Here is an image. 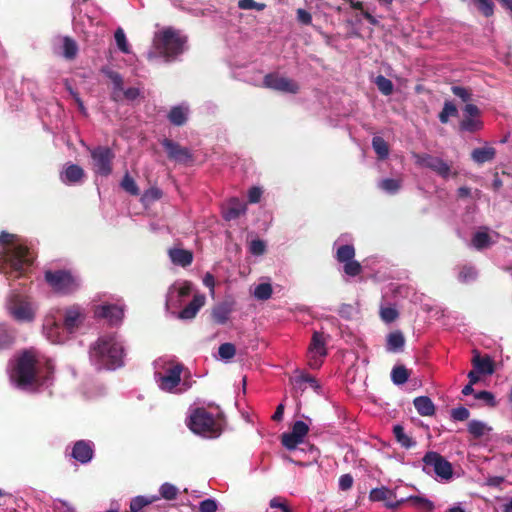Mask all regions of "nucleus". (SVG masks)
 Returning <instances> with one entry per match:
<instances>
[{"instance_id":"nucleus-25","label":"nucleus","mask_w":512,"mask_h":512,"mask_svg":"<svg viewBox=\"0 0 512 512\" xmlns=\"http://www.w3.org/2000/svg\"><path fill=\"white\" fill-rule=\"evenodd\" d=\"M393 434L397 443L405 449H410L416 445V441L405 433L404 427L400 424L393 426Z\"/></svg>"},{"instance_id":"nucleus-28","label":"nucleus","mask_w":512,"mask_h":512,"mask_svg":"<svg viewBox=\"0 0 512 512\" xmlns=\"http://www.w3.org/2000/svg\"><path fill=\"white\" fill-rule=\"evenodd\" d=\"M84 175L83 169L76 165L72 164L66 168V170L63 172L61 178L64 182L67 183H75L82 179Z\"/></svg>"},{"instance_id":"nucleus-32","label":"nucleus","mask_w":512,"mask_h":512,"mask_svg":"<svg viewBox=\"0 0 512 512\" xmlns=\"http://www.w3.org/2000/svg\"><path fill=\"white\" fill-rule=\"evenodd\" d=\"M78 45L74 39L69 36L63 38V56L68 60H73L77 56Z\"/></svg>"},{"instance_id":"nucleus-47","label":"nucleus","mask_w":512,"mask_h":512,"mask_svg":"<svg viewBox=\"0 0 512 512\" xmlns=\"http://www.w3.org/2000/svg\"><path fill=\"white\" fill-rule=\"evenodd\" d=\"M160 495L166 500H174L178 495V489L171 483H164L160 487Z\"/></svg>"},{"instance_id":"nucleus-57","label":"nucleus","mask_w":512,"mask_h":512,"mask_svg":"<svg viewBox=\"0 0 512 512\" xmlns=\"http://www.w3.org/2000/svg\"><path fill=\"white\" fill-rule=\"evenodd\" d=\"M451 417L455 421H465L470 417V412L467 408L461 406L452 409Z\"/></svg>"},{"instance_id":"nucleus-1","label":"nucleus","mask_w":512,"mask_h":512,"mask_svg":"<svg viewBox=\"0 0 512 512\" xmlns=\"http://www.w3.org/2000/svg\"><path fill=\"white\" fill-rule=\"evenodd\" d=\"M38 361L31 351L23 352L16 360V364L10 373L11 381L21 389L38 387L45 384L53 374V367L46 363L45 375H42Z\"/></svg>"},{"instance_id":"nucleus-45","label":"nucleus","mask_w":512,"mask_h":512,"mask_svg":"<svg viewBox=\"0 0 512 512\" xmlns=\"http://www.w3.org/2000/svg\"><path fill=\"white\" fill-rule=\"evenodd\" d=\"M114 38L117 44L118 49L123 53H130V46L128 44L126 35L122 28H118L115 31Z\"/></svg>"},{"instance_id":"nucleus-4","label":"nucleus","mask_w":512,"mask_h":512,"mask_svg":"<svg viewBox=\"0 0 512 512\" xmlns=\"http://www.w3.org/2000/svg\"><path fill=\"white\" fill-rule=\"evenodd\" d=\"M186 42L187 38L179 31L167 27L155 34L153 45L156 52L168 62L183 53Z\"/></svg>"},{"instance_id":"nucleus-56","label":"nucleus","mask_w":512,"mask_h":512,"mask_svg":"<svg viewBox=\"0 0 512 512\" xmlns=\"http://www.w3.org/2000/svg\"><path fill=\"white\" fill-rule=\"evenodd\" d=\"M381 318L387 323H391L398 318V311L393 307H384L380 312Z\"/></svg>"},{"instance_id":"nucleus-46","label":"nucleus","mask_w":512,"mask_h":512,"mask_svg":"<svg viewBox=\"0 0 512 512\" xmlns=\"http://www.w3.org/2000/svg\"><path fill=\"white\" fill-rule=\"evenodd\" d=\"M120 185L129 194L134 196L139 195V188L128 172L124 175Z\"/></svg>"},{"instance_id":"nucleus-31","label":"nucleus","mask_w":512,"mask_h":512,"mask_svg":"<svg viewBox=\"0 0 512 512\" xmlns=\"http://www.w3.org/2000/svg\"><path fill=\"white\" fill-rule=\"evenodd\" d=\"M495 156V148L489 145H486L481 148H476L471 153L472 160H493Z\"/></svg>"},{"instance_id":"nucleus-21","label":"nucleus","mask_w":512,"mask_h":512,"mask_svg":"<svg viewBox=\"0 0 512 512\" xmlns=\"http://www.w3.org/2000/svg\"><path fill=\"white\" fill-rule=\"evenodd\" d=\"M413 404L421 416H433L435 414V405L428 396L416 397Z\"/></svg>"},{"instance_id":"nucleus-59","label":"nucleus","mask_w":512,"mask_h":512,"mask_svg":"<svg viewBox=\"0 0 512 512\" xmlns=\"http://www.w3.org/2000/svg\"><path fill=\"white\" fill-rule=\"evenodd\" d=\"M200 512H216L217 511V503L214 499H205L199 504Z\"/></svg>"},{"instance_id":"nucleus-29","label":"nucleus","mask_w":512,"mask_h":512,"mask_svg":"<svg viewBox=\"0 0 512 512\" xmlns=\"http://www.w3.org/2000/svg\"><path fill=\"white\" fill-rule=\"evenodd\" d=\"M483 127V122L480 118H472V117H463V119L459 123L460 131H465L469 133H474L481 130Z\"/></svg>"},{"instance_id":"nucleus-39","label":"nucleus","mask_w":512,"mask_h":512,"mask_svg":"<svg viewBox=\"0 0 512 512\" xmlns=\"http://www.w3.org/2000/svg\"><path fill=\"white\" fill-rule=\"evenodd\" d=\"M468 432L475 438H481L489 428L479 420H472L468 423Z\"/></svg>"},{"instance_id":"nucleus-26","label":"nucleus","mask_w":512,"mask_h":512,"mask_svg":"<svg viewBox=\"0 0 512 512\" xmlns=\"http://www.w3.org/2000/svg\"><path fill=\"white\" fill-rule=\"evenodd\" d=\"M188 109L183 106H174L168 114V120L175 126H182L187 121Z\"/></svg>"},{"instance_id":"nucleus-54","label":"nucleus","mask_w":512,"mask_h":512,"mask_svg":"<svg viewBox=\"0 0 512 512\" xmlns=\"http://www.w3.org/2000/svg\"><path fill=\"white\" fill-rule=\"evenodd\" d=\"M452 93L459 97L463 102H468L471 100L472 92L471 89L462 87V86H452L451 87Z\"/></svg>"},{"instance_id":"nucleus-9","label":"nucleus","mask_w":512,"mask_h":512,"mask_svg":"<svg viewBox=\"0 0 512 512\" xmlns=\"http://www.w3.org/2000/svg\"><path fill=\"white\" fill-rule=\"evenodd\" d=\"M422 461L425 466L432 467L434 473L442 479L448 480L453 475V468L451 463L437 452H427L424 455Z\"/></svg>"},{"instance_id":"nucleus-10","label":"nucleus","mask_w":512,"mask_h":512,"mask_svg":"<svg viewBox=\"0 0 512 512\" xmlns=\"http://www.w3.org/2000/svg\"><path fill=\"white\" fill-rule=\"evenodd\" d=\"M263 84L266 88H270L279 92L296 94L299 91V85L294 80L279 76L275 73L265 75Z\"/></svg>"},{"instance_id":"nucleus-11","label":"nucleus","mask_w":512,"mask_h":512,"mask_svg":"<svg viewBox=\"0 0 512 512\" xmlns=\"http://www.w3.org/2000/svg\"><path fill=\"white\" fill-rule=\"evenodd\" d=\"M308 432L309 427L305 422L301 420L296 421L292 426L291 432L281 435V443L288 450H293L303 442Z\"/></svg>"},{"instance_id":"nucleus-27","label":"nucleus","mask_w":512,"mask_h":512,"mask_svg":"<svg viewBox=\"0 0 512 512\" xmlns=\"http://www.w3.org/2000/svg\"><path fill=\"white\" fill-rule=\"evenodd\" d=\"M405 344V338L401 331L397 330L391 332L387 336V350L391 352H397L402 350Z\"/></svg>"},{"instance_id":"nucleus-63","label":"nucleus","mask_w":512,"mask_h":512,"mask_svg":"<svg viewBox=\"0 0 512 512\" xmlns=\"http://www.w3.org/2000/svg\"><path fill=\"white\" fill-rule=\"evenodd\" d=\"M95 170L98 174L107 176L112 171V162H97Z\"/></svg>"},{"instance_id":"nucleus-62","label":"nucleus","mask_w":512,"mask_h":512,"mask_svg":"<svg viewBox=\"0 0 512 512\" xmlns=\"http://www.w3.org/2000/svg\"><path fill=\"white\" fill-rule=\"evenodd\" d=\"M296 383H303V382H306L308 384L311 385L312 388H314L315 390H318L320 389V385L318 384L317 380L309 375V374H302L300 375L296 380H295Z\"/></svg>"},{"instance_id":"nucleus-61","label":"nucleus","mask_w":512,"mask_h":512,"mask_svg":"<svg viewBox=\"0 0 512 512\" xmlns=\"http://www.w3.org/2000/svg\"><path fill=\"white\" fill-rule=\"evenodd\" d=\"M464 117L480 118V109L474 105L467 103L463 109Z\"/></svg>"},{"instance_id":"nucleus-51","label":"nucleus","mask_w":512,"mask_h":512,"mask_svg":"<svg viewBox=\"0 0 512 512\" xmlns=\"http://www.w3.org/2000/svg\"><path fill=\"white\" fill-rule=\"evenodd\" d=\"M13 316L18 320H29L32 318V313L29 307L24 305L15 306L12 310Z\"/></svg>"},{"instance_id":"nucleus-58","label":"nucleus","mask_w":512,"mask_h":512,"mask_svg":"<svg viewBox=\"0 0 512 512\" xmlns=\"http://www.w3.org/2000/svg\"><path fill=\"white\" fill-rule=\"evenodd\" d=\"M297 21L303 25H310L312 23V15L303 8H298L296 11Z\"/></svg>"},{"instance_id":"nucleus-42","label":"nucleus","mask_w":512,"mask_h":512,"mask_svg":"<svg viewBox=\"0 0 512 512\" xmlns=\"http://www.w3.org/2000/svg\"><path fill=\"white\" fill-rule=\"evenodd\" d=\"M372 146L380 159L386 158L388 156V144L382 137L375 136L372 140Z\"/></svg>"},{"instance_id":"nucleus-52","label":"nucleus","mask_w":512,"mask_h":512,"mask_svg":"<svg viewBox=\"0 0 512 512\" xmlns=\"http://www.w3.org/2000/svg\"><path fill=\"white\" fill-rule=\"evenodd\" d=\"M474 397L478 400L484 401L489 407H495L497 405L494 394L489 391L483 390L476 392L474 393Z\"/></svg>"},{"instance_id":"nucleus-3","label":"nucleus","mask_w":512,"mask_h":512,"mask_svg":"<svg viewBox=\"0 0 512 512\" xmlns=\"http://www.w3.org/2000/svg\"><path fill=\"white\" fill-rule=\"evenodd\" d=\"M15 236L13 234L2 232L0 234V245L3 246V254L5 261L12 271L18 275L22 274L25 266H30L33 262L27 246L14 243Z\"/></svg>"},{"instance_id":"nucleus-36","label":"nucleus","mask_w":512,"mask_h":512,"mask_svg":"<svg viewBox=\"0 0 512 512\" xmlns=\"http://www.w3.org/2000/svg\"><path fill=\"white\" fill-rule=\"evenodd\" d=\"M477 278V271L475 267L470 265H463L460 267L459 273H458V280L461 283H469L471 281H474Z\"/></svg>"},{"instance_id":"nucleus-15","label":"nucleus","mask_w":512,"mask_h":512,"mask_svg":"<svg viewBox=\"0 0 512 512\" xmlns=\"http://www.w3.org/2000/svg\"><path fill=\"white\" fill-rule=\"evenodd\" d=\"M95 314L99 318L107 319L110 324L114 325L122 320L123 309L114 304H104L96 308Z\"/></svg>"},{"instance_id":"nucleus-14","label":"nucleus","mask_w":512,"mask_h":512,"mask_svg":"<svg viewBox=\"0 0 512 512\" xmlns=\"http://www.w3.org/2000/svg\"><path fill=\"white\" fill-rule=\"evenodd\" d=\"M93 455L94 450L90 441L79 440L75 442L72 448L71 457L76 461L80 462L81 464H86L92 460Z\"/></svg>"},{"instance_id":"nucleus-24","label":"nucleus","mask_w":512,"mask_h":512,"mask_svg":"<svg viewBox=\"0 0 512 512\" xmlns=\"http://www.w3.org/2000/svg\"><path fill=\"white\" fill-rule=\"evenodd\" d=\"M427 168H430L444 179H448L450 176H456V172H451V167L447 162H418Z\"/></svg>"},{"instance_id":"nucleus-13","label":"nucleus","mask_w":512,"mask_h":512,"mask_svg":"<svg viewBox=\"0 0 512 512\" xmlns=\"http://www.w3.org/2000/svg\"><path fill=\"white\" fill-rule=\"evenodd\" d=\"M369 499L373 502H385V506L391 509L397 508L404 499L397 501L395 493L387 487L374 488L370 491Z\"/></svg>"},{"instance_id":"nucleus-64","label":"nucleus","mask_w":512,"mask_h":512,"mask_svg":"<svg viewBox=\"0 0 512 512\" xmlns=\"http://www.w3.org/2000/svg\"><path fill=\"white\" fill-rule=\"evenodd\" d=\"M13 342V337L2 327H0V348H6Z\"/></svg>"},{"instance_id":"nucleus-22","label":"nucleus","mask_w":512,"mask_h":512,"mask_svg":"<svg viewBox=\"0 0 512 512\" xmlns=\"http://www.w3.org/2000/svg\"><path fill=\"white\" fill-rule=\"evenodd\" d=\"M101 72L111 80L112 84H113V94H112V98L114 100H117L118 97H117V92H122L123 91V85H124V81H123V77L121 76L120 73H118L117 71H114V70H111L110 68L108 67H103L101 69Z\"/></svg>"},{"instance_id":"nucleus-23","label":"nucleus","mask_w":512,"mask_h":512,"mask_svg":"<svg viewBox=\"0 0 512 512\" xmlns=\"http://www.w3.org/2000/svg\"><path fill=\"white\" fill-rule=\"evenodd\" d=\"M246 211V206L238 199H232L228 207L224 210L223 216L226 220L231 221L239 218Z\"/></svg>"},{"instance_id":"nucleus-16","label":"nucleus","mask_w":512,"mask_h":512,"mask_svg":"<svg viewBox=\"0 0 512 512\" xmlns=\"http://www.w3.org/2000/svg\"><path fill=\"white\" fill-rule=\"evenodd\" d=\"M162 145L165 148L168 157L171 159L188 160L193 157L189 149L181 147L178 143H175L170 139H164Z\"/></svg>"},{"instance_id":"nucleus-17","label":"nucleus","mask_w":512,"mask_h":512,"mask_svg":"<svg viewBox=\"0 0 512 512\" xmlns=\"http://www.w3.org/2000/svg\"><path fill=\"white\" fill-rule=\"evenodd\" d=\"M205 301L206 297L204 294H195L192 301L180 311L179 318L186 320L193 319L204 306Z\"/></svg>"},{"instance_id":"nucleus-33","label":"nucleus","mask_w":512,"mask_h":512,"mask_svg":"<svg viewBox=\"0 0 512 512\" xmlns=\"http://www.w3.org/2000/svg\"><path fill=\"white\" fill-rule=\"evenodd\" d=\"M355 257V248L353 245H341L338 247L336 252V259L340 263L348 262L353 260Z\"/></svg>"},{"instance_id":"nucleus-53","label":"nucleus","mask_w":512,"mask_h":512,"mask_svg":"<svg viewBox=\"0 0 512 512\" xmlns=\"http://www.w3.org/2000/svg\"><path fill=\"white\" fill-rule=\"evenodd\" d=\"M249 251L255 256L263 255L266 251V244L261 239H254L250 242Z\"/></svg>"},{"instance_id":"nucleus-55","label":"nucleus","mask_w":512,"mask_h":512,"mask_svg":"<svg viewBox=\"0 0 512 512\" xmlns=\"http://www.w3.org/2000/svg\"><path fill=\"white\" fill-rule=\"evenodd\" d=\"M238 7L243 10L255 9L257 11H262L265 9V3H258L254 0H239Z\"/></svg>"},{"instance_id":"nucleus-60","label":"nucleus","mask_w":512,"mask_h":512,"mask_svg":"<svg viewBox=\"0 0 512 512\" xmlns=\"http://www.w3.org/2000/svg\"><path fill=\"white\" fill-rule=\"evenodd\" d=\"M353 477L351 474H343L339 478V488L342 491H347L352 488L353 486Z\"/></svg>"},{"instance_id":"nucleus-38","label":"nucleus","mask_w":512,"mask_h":512,"mask_svg":"<svg viewBox=\"0 0 512 512\" xmlns=\"http://www.w3.org/2000/svg\"><path fill=\"white\" fill-rule=\"evenodd\" d=\"M375 84L378 90L385 96H389L393 93L394 85L392 81L383 75H378L375 78Z\"/></svg>"},{"instance_id":"nucleus-5","label":"nucleus","mask_w":512,"mask_h":512,"mask_svg":"<svg viewBox=\"0 0 512 512\" xmlns=\"http://www.w3.org/2000/svg\"><path fill=\"white\" fill-rule=\"evenodd\" d=\"M187 425L193 433L208 438H216L222 433L221 420L215 418L205 408H196L191 413Z\"/></svg>"},{"instance_id":"nucleus-40","label":"nucleus","mask_w":512,"mask_h":512,"mask_svg":"<svg viewBox=\"0 0 512 512\" xmlns=\"http://www.w3.org/2000/svg\"><path fill=\"white\" fill-rule=\"evenodd\" d=\"M407 501L410 502L412 506L421 509L425 512H431L434 509V504L424 497L411 496L407 499Z\"/></svg>"},{"instance_id":"nucleus-37","label":"nucleus","mask_w":512,"mask_h":512,"mask_svg":"<svg viewBox=\"0 0 512 512\" xmlns=\"http://www.w3.org/2000/svg\"><path fill=\"white\" fill-rule=\"evenodd\" d=\"M159 499L158 497L147 498L144 496H136L130 502V512H140L145 506Z\"/></svg>"},{"instance_id":"nucleus-6","label":"nucleus","mask_w":512,"mask_h":512,"mask_svg":"<svg viewBox=\"0 0 512 512\" xmlns=\"http://www.w3.org/2000/svg\"><path fill=\"white\" fill-rule=\"evenodd\" d=\"M44 277L52 289L61 294H71L79 288L78 280L68 270H48Z\"/></svg>"},{"instance_id":"nucleus-43","label":"nucleus","mask_w":512,"mask_h":512,"mask_svg":"<svg viewBox=\"0 0 512 512\" xmlns=\"http://www.w3.org/2000/svg\"><path fill=\"white\" fill-rule=\"evenodd\" d=\"M92 160H111L114 158L112 150L107 146H98L91 151Z\"/></svg>"},{"instance_id":"nucleus-30","label":"nucleus","mask_w":512,"mask_h":512,"mask_svg":"<svg viewBox=\"0 0 512 512\" xmlns=\"http://www.w3.org/2000/svg\"><path fill=\"white\" fill-rule=\"evenodd\" d=\"M410 371L404 365H396L391 372V379L394 384L402 385L408 381Z\"/></svg>"},{"instance_id":"nucleus-49","label":"nucleus","mask_w":512,"mask_h":512,"mask_svg":"<svg viewBox=\"0 0 512 512\" xmlns=\"http://www.w3.org/2000/svg\"><path fill=\"white\" fill-rule=\"evenodd\" d=\"M478 10L485 16L490 17L494 13V4L491 0H473Z\"/></svg>"},{"instance_id":"nucleus-12","label":"nucleus","mask_w":512,"mask_h":512,"mask_svg":"<svg viewBox=\"0 0 512 512\" xmlns=\"http://www.w3.org/2000/svg\"><path fill=\"white\" fill-rule=\"evenodd\" d=\"M84 319L85 315L79 306L66 308L63 319L64 329L69 333H73L82 325Z\"/></svg>"},{"instance_id":"nucleus-19","label":"nucleus","mask_w":512,"mask_h":512,"mask_svg":"<svg viewBox=\"0 0 512 512\" xmlns=\"http://www.w3.org/2000/svg\"><path fill=\"white\" fill-rule=\"evenodd\" d=\"M472 364L475 370L484 375H492L495 372V364L489 355L481 357L478 351H474Z\"/></svg>"},{"instance_id":"nucleus-20","label":"nucleus","mask_w":512,"mask_h":512,"mask_svg":"<svg viewBox=\"0 0 512 512\" xmlns=\"http://www.w3.org/2000/svg\"><path fill=\"white\" fill-rule=\"evenodd\" d=\"M231 313H232L231 304L228 302H223V303H219V304L215 305L212 308L211 317H212V320L216 324L223 325L229 320Z\"/></svg>"},{"instance_id":"nucleus-50","label":"nucleus","mask_w":512,"mask_h":512,"mask_svg":"<svg viewBox=\"0 0 512 512\" xmlns=\"http://www.w3.org/2000/svg\"><path fill=\"white\" fill-rule=\"evenodd\" d=\"M344 272L348 276L355 277L362 272V266L358 261L350 260L348 262H344Z\"/></svg>"},{"instance_id":"nucleus-44","label":"nucleus","mask_w":512,"mask_h":512,"mask_svg":"<svg viewBox=\"0 0 512 512\" xmlns=\"http://www.w3.org/2000/svg\"><path fill=\"white\" fill-rule=\"evenodd\" d=\"M273 289L270 283H261L256 286L254 296L258 300H268L272 295Z\"/></svg>"},{"instance_id":"nucleus-2","label":"nucleus","mask_w":512,"mask_h":512,"mask_svg":"<svg viewBox=\"0 0 512 512\" xmlns=\"http://www.w3.org/2000/svg\"><path fill=\"white\" fill-rule=\"evenodd\" d=\"M89 357L98 369L115 370L124 365V348L114 335L101 336L91 345Z\"/></svg>"},{"instance_id":"nucleus-35","label":"nucleus","mask_w":512,"mask_h":512,"mask_svg":"<svg viewBox=\"0 0 512 512\" xmlns=\"http://www.w3.org/2000/svg\"><path fill=\"white\" fill-rule=\"evenodd\" d=\"M401 185V179L393 178L382 179L378 184L380 189L384 190L389 194H395L396 192H398V190L401 188Z\"/></svg>"},{"instance_id":"nucleus-8","label":"nucleus","mask_w":512,"mask_h":512,"mask_svg":"<svg viewBox=\"0 0 512 512\" xmlns=\"http://www.w3.org/2000/svg\"><path fill=\"white\" fill-rule=\"evenodd\" d=\"M327 355L323 333L315 331L308 347V365L311 369H319Z\"/></svg>"},{"instance_id":"nucleus-34","label":"nucleus","mask_w":512,"mask_h":512,"mask_svg":"<svg viewBox=\"0 0 512 512\" xmlns=\"http://www.w3.org/2000/svg\"><path fill=\"white\" fill-rule=\"evenodd\" d=\"M458 115L457 107L451 101H445L442 111L439 113V121L442 124H446L449 121V117H456Z\"/></svg>"},{"instance_id":"nucleus-48","label":"nucleus","mask_w":512,"mask_h":512,"mask_svg":"<svg viewBox=\"0 0 512 512\" xmlns=\"http://www.w3.org/2000/svg\"><path fill=\"white\" fill-rule=\"evenodd\" d=\"M218 354L222 359L229 360L236 354L235 345L232 343H223L218 348Z\"/></svg>"},{"instance_id":"nucleus-7","label":"nucleus","mask_w":512,"mask_h":512,"mask_svg":"<svg viewBox=\"0 0 512 512\" xmlns=\"http://www.w3.org/2000/svg\"><path fill=\"white\" fill-rule=\"evenodd\" d=\"M183 371L184 365L182 363H176L168 366L163 374L157 373L156 379L159 388L162 391L173 393L181 382V375Z\"/></svg>"},{"instance_id":"nucleus-18","label":"nucleus","mask_w":512,"mask_h":512,"mask_svg":"<svg viewBox=\"0 0 512 512\" xmlns=\"http://www.w3.org/2000/svg\"><path fill=\"white\" fill-rule=\"evenodd\" d=\"M168 255L174 265L181 267H187L193 262V253L187 249L170 248L168 250Z\"/></svg>"},{"instance_id":"nucleus-41","label":"nucleus","mask_w":512,"mask_h":512,"mask_svg":"<svg viewBox=\"0 0 512 512\" xmlns=\"http://www.w3.org/2000/svg\"><path fill=\"white\" fill-rule=\"evenodd\" d=\"M491 244V237L486 232H477L474 234L472 238V245L478 249L482 250L489 247Z\"/></svg>"}]
</instances>
